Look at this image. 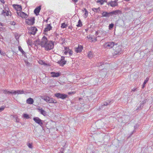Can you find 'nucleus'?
Masks as SVG:
<instances>
[{
    "label": "nucleus",
    "mask_w": 153,
    "mask_h": 153,
    "mask_svg": "<svg viewBox=\"0 0 153 153\" xmlns=\"http://www.w3.org/2000/svg\"><path fill=\"white\" fill-rule=\"evenodd\" d=\"M35 44L40 45L47 51L52 49L54 47V43L51 41L48 40L47 38L45 36L42 38L41 41L39 39L36 40Z\"/></svg>",
    "instance_id": "obj_1"
},
{
    "label": "nucleus",
    "mask_w": 153,
    "mask_h": 153,
    "mask_svg": "<svg viewBox=\"0 0 153 153\" xmlns=\"http://www.w3.org/2000/svg\"><path fill=\"white\" fill-rule=\"evenodd\" d=\"M122 47L121 45H119L117 44L115 45L113 48V53L116 55L121 54L123 52Z\"/></svg>",
    "instance_id": "obj_2"
},
{
    "label": "nucleus",
    "mask_w": 153,
    "mask_h": 153,
    "mask_svg": "<svg viewBox=\"0 0 153 153\" xmlns=\"http://www.w3.org/2000/svg\"><path fill=\"white\" fill-rule=\"evenodd\" d=\"M41 98L43 100L45 101L48 103H57V101L53 98H50L48 96H41Z\"/></svg>",
    "instance_id": "obj_3"
},
{
    "label": "nucleus",
    "mask_w": 153,
    "mask_h": 153,
    "mask_svg": "<svg viewBox=\"0 0 153 153\" xmlns=\"http://www.w3.org/2000/svg\"><path fill=\"white\" fill-rule=\"evenodd\" d=\"M114 43L113 42H110L105 43L104 45V47L105 48L110 49L114 47Z\"/></svg>",
    "instance_id": "obj_4"
},
{
    "label": "nucleus",
    "mask_w": 153,
    "mask_h": 153,
    "mask_svg": "<svg viewBox=\"0 0 153 153\" xmlns=\"http://www.w3.org/2000/svg\"><path fill=\"white\" fill-rule=\"evenodd\" d=\"M28 33L30 34L35 35L36 33L37 29L35 27H30L28 29Z\"/></svg>",
    "instance_id": "obj_5"
},
{
    "label": "nucleus",
    "mask_w": 153,
    "mask_h": 153,
    "mask_svg": "<svg viewBox=\"0 0 153 153\" xmlns=\"http://www.w3.org/2000/svg\"><path fill=\"white\" fill-rule=\"evenodd\" d=\"M34 17L29 18L26 20V23L29 25H33L34 23Z\"/></svg>",
    "instance_id": "obj_6"
},
{
    "label": "nucleus",
    "mask_w": 153,
    "mask_h": 153,
    "mask_svg": "<svg viewBox=\"0 0 153 153\" xmlns=\"http://www.w3.org/2000/svg\"><path fill=\"white\" fill-rule=\"evenodd\" d=\"M54 95L55 96L58 98L62 99H65L67 98L68 97V95L66 94H60V93H57L55 94Z\"/></svg>",
    "instance_id": "obj_7"
},
{
    "label": "nucleus",
    "mask_w": 153,
    "mask_h": 153,
    "mask_svg": "<svg viewBox=\"0 0 153 153\" xmlns=\"http://www.w3.org/2000/svg\"><path fill=\"white\" fill-rule=\"evenodd\" d=\"M33 120L36 123L38 124L41 126H42L43 124V123L42 120L40 119L38 117H34L33 119Z\"/></svg>",
    "instance_id": "obj_8"
},
{
    "label": "nucleus",
    "mask_w": 153,
    "mask_h": 153,
    "mask_svg": "<svg viewBox=\"0 0 153 153\" xmlns=\"http://www.w3.org/2000/svg\"><path fill=\"white\" fill-rule=\"evenodd\" d=\"M17 13L19 16H20L22 18H25L27 16V14H26L25 13L21 12V11L17 12Z\"/></svg>",
    "instance_id": "obj_9"
},
{
    "label": "nucleus",
    "mask_w": 153,
    "mask_h": 153,
    "mask_svg": "<svg viewBox=\"0 0 153 153\" xmlns=\"http://www.w3.org/2000/svg\"><path fill=\"white\" fill-rule=\"evenodd\" d=\"M61 58L60 60L58 61V63L60 65L63 66L65 64L66 61L64 59V57H62Z\"/></svg>",
    "instance_id": "obj_10"
},
{
    "label": "nucleus",
    "mask_w": 153,
    "mask_h": 153,
    "mask_svg": "<svg viewBox=\"0 0 153 153\" xmlns=\"http://www.w3.org/2000/svg\"><path fill=\"white\" fill-rule=\"evenodd\" d=\"M13 7L16 10L17 12H19L22 10L21 6L19 5L13 4Z\"/></svg>",
    "instance_id": "obj_11"
},
{
    "label": "nucleus",
    "mask_w": 153,
    "mask_h": 153,
    "mask_svg": "<svg viewBox=\"0 0 153 153\" xmlns=\"http://www.w3.org/2000/svg\"><path fill=\"white\" fill-rule=\"evenodd\" d=\"M108 4L112 7H114L117 6L118 5L117 2L116 1L108 2Z\"/></svg>",
    "instance_id": "obj_12"
},
{
    "label": "nucleus",
    "mask_w": 153,
    "mask_h": 153,
    "mask_svg": "<svg viewBox=\"0 0 153 153\" xmlns=\"http://www.w3.org/2000/svg\"><path fill=\"white\" fill-rule=\"evenodd\" d=\"M110 15L111 16H112L113 15H116L117 14H119L121 13V12L120 10H116L114 11H113L111 12H110Z\"/></svg>",
    "instance_id": "obj_13"
},
{
    "label": "nucleus",
    "mask_w": 153,
    "mask_h": 153,
    "mask_svg": "<svg viewBox=\"0 0 153 153\" xmlns=\"http://www.w3.org/2000/svg\"><path fill=\"white\" fill-rule=\"evenodd\" d=\"M102 17H109L110 16V13L106 11H103L102 13Z\"/></svg>",
    "instance_id": "obj_14"
},
{
    "label": "nucleus",
    "mask_w": 153,
    "mask_h": 153,
    "mask_svg": "<svg viewBox=\"0 0 153 153\" xmlns=\"http://www.w3.org/2000/svg\"><path fill=\"white\" fill-rule=\"evenodd\" d=\"M51 76L53 77H57L60 75V74L58 72H51Z\"/></svg>",
    "instance_id": "obj_15"
},
{
    "label": "nucleus",
    "mask_w": 153,
    "mask_h": 153,
    "mask_svg": "<svg viewBox=\"0 0 153 153\" xmlns=\"http://www.w3.org/2000/svg\"><path fill=\"white\" fill-rule=\"evenodd\" d=\"M37 109L40 112L41 114L44 116H45L47 114L46 112L42 108H38Z\"/></svg>",
    "instance_id": "obj_16"
},
{
    "label": "nucleus",
    "mask_w": 153,
    "mask_h": 153,
    "mask_svg": "<svg viewBox=\"0 0 153 153\" xmlns=\"http://www.w3.org/2000/svg\"><path fill=\"white\" fill-rule=\"evenodd\" d=\"M83 47L81 45H79L78 47L75 49V51L76 53L80 52L82 51Z\"/></svg>",
    "instance_id": "obj_17"
},
{
    "label": "nucleus",
    "mask_w": 153,
    "mask_h": 153,
    "mask_svg": "<svg viewBox=\"0 0 153 153\" xmlns=\"http://www.w3.org/2000/svg\"><path fill=\"white\" fill-rule=\"evenodd\" d=\"M33 100L31 98H29L26 100L27 103L29 104H32L33 103Z\"/></svg>",
    "instance_id": "obj_18"
},
{
    "label": "nucleus",
    "mask_w": 153,
    "mask_h": 153,
    "mask_svg": "<svg viewBox=\"0 0 153 153\" xmlns=\"http://www.w3.org/2000/svg\"><path fill=\"white\" fill-rule=\"evenodd\" d=\"M41 10V6H39L36 7L34 10V12L35 13L36 15H38L39 13Z\"/></svg>",
    "instance_id": "obj_19"
},
{
    "label": "nucleus",
    "mask_w": 153,
    "mask_h": 153,
    "mask_svg": "<svg viewBox=\"0 0 153 153\" xmlns=\"http://www.w3.org/2000/svg\"><path fill=\"white\" fill-rule=\"evenodd\" d=\"M14 93L16 94H24L25 92L23 90H18L17 91H15Z\"/></svg>",
    "instance_id": "obj_20"
},
{
    "label": "nucleus",
    "mask_w": 153,
    "mask_h": 153,
    "mask_svg": "<svg viewBox=\"0 0 153 153\" xmlns=\"http://www.w3.org/2000/svg\"><path fill=\"white\" fill-rule=\"evenodd\" d=\"M52 27L50 25V24L47 25V27L44 30V31L45 32L50 31L52 29Z\"/></svg>",
    "instance_id": "obj_21"
},
{
    "label": "nucleus",
    "mask_w": 153,
    "mask_h": 153,
    "mask_svg": "<svg viewBox=\"0 0 153 153\" xmlns=\"http://www.w3.org/2000/svg\"><path fill=\"white\" fill-rule=\"evenodd\" d=\"M1 14L4 15V16H8L9 15L8 12L4 10H2Z\"/></svg>",
    "instance_id": "obj_22"
},
{
    "label": "nucleus",
    "mask_w": 153,
    "mask_h": 153,
    "mask_svg": "<svg viewBox=\"0 0 153 153\" xmlns=\"http://www.w3.org/2000/svg\"><path fill=\"white\" fill-rule=\"evenodd\" d=\"M84 12L85 11V13L84 15V17L85 18H86L88 16V12L87 10L85 8H84V10H82Z\"/></svg>",
    "instance_id": "obj_23"
},
{
    "label": "nucleus",
    "mask_w": 153,
    "mask_h": 153,
    "mask_svg": "<svg viewBox=\"0 0 153 153\" xmlns=\"http://www.w3.org/2000/svg\"><path fill=\"white\" fill-rule=\"evenodd\" d=\"M106 1L105 0H97V3H100L101 4H102L103 3Z\"/></svg>",
    "instance_id": "obj_24"
},
{
    "label": "nucleus",
    "mask_w": 153,
    "mask_h": 153,
    "mask_svg": "<svg viewBox=\"0 0 153 153\" xmlns=\"http://www.w3.org/2000/svg\"><path fill=\"white\" fill-rule=\"evenodd\" d=\"M18 48L19 51L22 53L23 54H24L25 53V52L22 50L21 47L20 46H19L18 47Z\"/></svg>",
    "instance_id": "obj_25"
},
{
    "label": "nucleus",
    "mask_w": 153,
    "mask_h": 153,
    "mask_svg": "<svg viewBox=\"0 0 153 153\" xmlns=\"http://www.w3.org/2000/svg\"><path fill=\"white\" fill-rule=\"evenodd\" d=\"M88 57L90 58H92L93 56L92 52L91 51L89 52L88 54Z\"/></svg>",
    "instance_id": "obj_26"
},
{
    "label": "nucleus",
    "mask_w": 153,
    "mask_h": 153,
    "mask_svg": "<svg viewBox=\"0 0 153 153\" xmlns=\"http://www.w3.org/2000/svg\"><path fill=\"white\" fill-rule=\"evenodd\" d=\"M92 10L94 12H98V11L100 10V8L99 7L97 8H93L92 9Z\"/></svg>",
    "instance_id": "obj_27"
},
{
    "label": "nucleus",
    "mask_w": 153,
    "mask_h": 153,
    "mask_svg": "<svg viewBox=\"0 0 153 153\" xmlns=\"http://www.w3.org/2000/svg\"><path fill=\"white\" fill-rule=\"evenodd\" d=\"M23 117L27 119H28L30 118L29 115L26 114H23Z\"/></svg>",
    "instance_id": "obj_28"
},
{
    "label": "nucleus",
    "mask_w": 153,
    "mask_h": 153,
    "mask_svg": "<svg viewBox=\"0 0 153 153\" xmlns=\"http://www.w3.org/2000/svg\"><path fill=\"white\" fill-rule=\"evenodd\" d=\"M87 153H94V151L93 150H91L89 149H88L87 150Z\"/></svg>",
    "instance_id": "obj_29"
},
{
    "label": "nucleus",
    "mask_w": 153,
    "mask_h": 153,
    "mask_svg": "<svg viewBox=\"0 0 153 153\" xmlns=\"http://www.w3.org/2000/svg\"><path fill=\"white\" fill-rule=\"evenodd\" d=\"M67 26V25L65 24V23H63L62 24V25H61V27L62 28H66V27Z\"/></svg>",
    "instance_id": "obj_30"
},
{
    "label": "nucleus",
    "mask_w": 153,
    "mask_h": 153,
    "mask_svg": "<svg viewBox=\"0 0 153 153\" xmlns=\"http://www.w3.org/2000/svg\"><path fill=\"white\" fill-rule=\"evenodd\" d=\"M78 24L76 25V26L77 27H81L82 26V22L80 20H79L78 22Z\"/></svg>",
    "instance_id": "obj_31"
},
{
    "label": "nucleus",
    "mask_w": 153,
    "mask_h": 153,
    "mask_svg": "<svg viewBox=\"0 0 153 153\" xmlns=\"http://www.w3.org/2000/svg\"><path fill=\"white\" fill-rule=\"evenodd\" d=\"M87 38H88L89 39V41H91V42H95L96 41V39H94V40H95V41H94L93 40V38L92 37H88V36L87 37Z\"/></svg>",
    "instance_id": "obj_32"
},
{
    "label": "nucleus",
    "mask_w": 153,
    "mask_h": 153,
    "mask_svg": "<svg viewBox=\"0 0 153 153\" xmlns=\"http://www.w3.org/2000/svg\"><path fill=\"white\" fill-rule=\"evenodd\" d=\"M15 91H14V90H12L10 91H9L8 94H13L14 95H15V94L14 93Z\"/></svg>",
    "instance_id": "obj_33"
},
{
    "label": "nucleus",
    "mask_w": 153,
    "mask_h": 153,
    "mask_svg": "<svg viewBox=\"0 0 153 153\" xmlns=\"http://www.w3.org/2000/svg\"><path fill=\"white\" fill-rule=\"evenodd\" d=\"M114 25L113 24H110L109 26V29H111L114 27Z\"/></svg>",
    "instance_id": "obj_34"
},
{
    "label": "nucleus",
    "mask_w": 153,
    "mask_h": 153,
    "mask_svg": "<svg viewBox=\"0 0 153 153\" xmlns=\"http://www.w3.org/2000/svg\"><path fill=\"white\" fill-rule=\"evenodd\" d=\"M149 78H147L144 81L143 83L144 84V85H145L146 83L148 82L149 80Z\"/></svg>",
    "instance_id": "obj_35"
},
{
    "label": "nucleus",
    "mask_w": 153,
    "mask_h": 153,
    "mask_svg": "<svg viewBox=\"0 0 153 153\" xmlns=\"http://www.w3.org/2000/svg\"><path fill=\"white\" fill-rule=\"evenodd\" d=\"M27 146L30 149L32 148V144L29 143L27 144Z\"/></svg>",
    "instance_id": "obj_36"
},
{
    "label": "nucleus",
    "mask_w": 153,
    "mask_h": 153,
    "mask_svg": "<svg viewBox=\"0 0 153 153\" xmlns=\"http://www.w3.org/2000/svg\"><path fill=\"white\" fill-rule=\"evenodd\" d=\"M65 51H68V52L70 50V49H69V48L67 47H65Z\"/></svg>",
    "instance_id": "obj_37"
},
{
    "label": "nucleus",
    "mask_w": 153,
    "mask_h": 153,
    "mask_svg": "<svg viewBox=\"0 0 153 153\" xmlns=\"http://www.w3.org/2000/svg\"><path fill=\"white\" fill-rule=\"evenodd\" d=\"M68 53H69V56H70L72 54V51L71 50H70L68 51Z\"/></svg>",
    "instance_id": "obj_38"
},
{
    "label": "nucleus",
    "mask_w": 153,
    "mask_h": 153,
    "mask_svg": "<svg viewBox=\"0 0 153 153\" xmlns=\"http://www.w3.org/2000/svg\"><path fill=\"white\" fill-rule=\"evenodd\" d=\"M8 92L9 91L6 90H4L3 91V93L4 94H8Z\"/></svg>",
    "instance_id": "obj_39"
},
{
    "label": "nucleus",
    "mask_w": 153,
    "mask_h": 153,
    "mask_svg": "<svg viewBox=\"0 0 153 153\" xmlns=\"http://www.w3.org/2000/svg\"><path fill=\"white\" fill-rule=\"evenodd\" d=\"M146 100H144L143 101H142V102L141 103V105H143L144 103H146Z\"/></svg>",
    "instance_id": "obj_40"
},
{
    "label": "nucleus",
    "mask_w": 153,
    "mask_h": 153,
    "mask_svg": "<svg viewBox=\"0 0 153 153\" xmlns=\"http://www.w3.org/2000/svg\"><path fill=\"white\" fill-rule=\"evenodd\" d=\"M4 109V107H1L0 108V112L3 111Z\"/></svg>",
    "instance_id": "obj_41"
},
{
    "label": "nucleus",
    "mask_w": 153,
    "mask_h": 153,
    "mask_svg": "<svg viewBox=\"0 0 153 153\" xmlns=\"http://www.w3.org/2000/svg\"><path fill=\"white\" fill-rule=\"evenodd\" d=\"M110 102L109 103L107 102H105L104 103V104L103 105H109Z\"/></svg>",
    "instance_id": "obj_42"
},
{
    "label": "nucleus",
    "mask_w": 153,
    "mask_h": 153,
    "mask_svg": "<svg viewBox=\"0 0 153 153\" xmlns=\"http://www.w3.org/2000/svg\"><path fill=\"white\" fill-rule=\"evenodd\" d=\"M10 24L13 25H15L16 24L13 21L10 22Z\"/></svg>",
    "instance_id": "obj_43"
},
{
    "label": "nucleus",
    "mask_w": 153,
    "mask_h": 153,
    "mask_svg": "<svg viewBox=\"0 0 153 153\" xmlns=\"http://www.w3.org/2000/svg\"><path fill=\"white\" fill-rule=\"evenodd\" d=\"M39 63L41 64H44V62L42 60H39Z\"/></svg>",
    "instance_id": "obj_44"
},
{
    "label": "nucleus",
    "mask_w": 153,
    "mask_h": 153,
    "mask_svg": "<svg viewBox=\"0 0 153 153\" xmlns=\"http://www.w3.org/2000/svg\"><path fill=\"white\" fill-rule=\"evenodd\" d=\"M97 65V66H101L102 65V63H98L96 65Z\"/></svg>",
    "instance_id": "obj_45"
},
{
    "label": "nucleus",
    "mask_w": 153,
    "mask_h": 153,
    "mask_svg": "<svg viewBox=\"0 0 153 153\" xmlns=\"http://www.w3.org/2000/svg\"><path fill=\"white\" fill-rule=\"evenodd\" d=\"M132 91H137V88H134L133 89H132Z\"/></svg>",
    "instance_id": "obj_46"
},
{
    "label": "nucleus",
    "mask_w": 153,
    "mask_h": 153,
    "mask_svg": "<svg viewBox=\"0 0 153 153\" xmlns=\"http://www.w3.org/2000/svg\"><path fill=\"white\" fill-rule=\"evenodd\" d=\"M62 143H63V144L62 145H63L64 146L65 145V144H66V142L65 141H63Z\"/></svg>",
    "instance_id": "obj_47"
},
{
    "label": "nucleus",
    "mask_w": 153,
    "mask_h": 153,
    "mask_svg": "<svg viewBox=\"0 0 153 153\" xmlns=\"http://www.w3.org/2000/svg\"><path fill=\"white\" fill-rule=\"evenodd\" d=\"M72 0L73 1L74 3H76L78 1V0Z\"/></svg>",
    "instance_id": "obj_48"
},
{
    "label": "nucleus",
    "mask_w": 153,
    "mask_h": 153,
    "mask_svg": "<svg viewBox=\"0 0 153 153\" xmlns=\"http://www.w3.org/2000/svg\"><path fill=\"white\" fill-rule=\"evenodd\" d=\"M25 63L27 65H29L30 63L27 62V61H25Z\"/></svg>",
    "instance_id": "obj_49"
},
{
    "label": "nucleus",
    "mask_w": 153,
    "mask_h": 153,
    "mask_svg": "<svg viewBox=\"0 0 153 153\" xmlns=\"http://www.w3.org/2000/svg\"><path fill=\"white\" fill-rule=\"evenodd\" d=\"M1 1V2L3 3V4H4L5 3V2L4 1V0H0Z\"/></svg>",
    "instance_id": "obj_50"
},
{
    "label": "nucleus",
    "mask_w": 153,
    "mask_h": 153,
    "mask_svg": "<svg viewBox=\"0 0 153 153\" xmlns=\"http://www.w3.org/2000/svg\"><path fill=\"white\" fill-rule=\"evenodd\" d=\"M68 53V51H65V52H64V53L65 54V55H66V54H67V53Z\"/></svg>",
    "instance_id": "obj_51"
},
{
    "label": "nucleus",
    "mask_w": 153,
    "mask_h": 153,
    "mask_svg": "<svg viewBox=\"0 0 153 153\" xmlns=\"http://www.w3.org/2000/svg\"><path fill=\"white\" fill-rule=\"evenodd\" d=\"M145 86V85H144V84L143 83V85L142 88H143Z\"/></svg>",
    "instance_id": "obj_52"
},
{
    "label": "nucleus",
    "mask_w": 153,
    "mask_h": 153,
    "mask_svg": "<svg viewBox=\"0 0 153 153\" xmlns=\"http://www.w3.org/2000/svg\"><path fill=\"white\" fill-rule=\"evenodd\" d=\"M2 53H3V52H2L1 51V50H0V53L1 55H2Z\"/></svg>",
    "instance_id": "obj_53"
},
{
    "label": "nucleus",
    "mask_w": 153,
    "mask_h": 153,
    "mask_svg": "<svg viewBox=\"0 0 153 153\" xmlns=\"http://www.w3.org/2000/svg\"><path fill=\"white\" fill-rule=\"evenodd\" d=\"M0 25H1V26H2V24L1 22H0Z\"/></svg>",
    "instance_id": "obj_54"
},
{
    "label": "nucleus",
    "mask_w": 153,
    "mask_h": 153,
    "mask_svg": "<svg viewBox=\"0 0 153 153\" xmlns=\"http://www.w3.org/2000/svg\"><path fill=\"white\" fill-rule=\"evenodd\" d=\"M27 44H29V45H30V43H28V42H27Z\"/></svg>",
    "instance_id": "obj_55"
},
{
    "label": "nucleus",
    "mask_w": 153,
    "mask_h": 153,
    "mask_svg": "<svg viewBox=\"0 0 153 153\" xmlns=\"http://www.w3.org/2000/svg\"><path fill=\"white\" fill-rule=\"evenodd\" d=\"M118 0H115V1H116L117 2V1Z\"/></svg>",
    "instance_id": "obj_56"
},
{
    "label": "nucleus",
    "mask_w": 153,
    "mask_h": 153,
    "mask_svg": "<svg viewBox=\"0 0 153 153\" xmlns=\"http://www.w3.org/2000/svg\"><path fill=\"white\" fill-rule=\"evenodd\" d=\"M71 94V93H68V94Z\"/></svg>",
    "instance_id": "obj_57"
}]
</instances>
